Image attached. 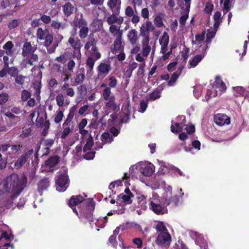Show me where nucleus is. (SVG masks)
Returning <instances> with one entry per match:
<instances>
[{
  "label": "nucleus",
  "instance_id": "1a4fd4ad",
  "mask_svg": "<svg viewBox=\"0 0 249 249\" xmlns=\"http://www.w3.org/2000/svg\"><path fill=\"white\" fill-rule=\"evenodd\" d=\"M87 199H85L81 195L72 196L69 199L68 205L76 214H78V210L76 209V206L82 204Z\"/></svg>",
  "mask_w": 249,
  "mask_h": 249
},
{
  "label": "nucleus",
  "instance_id": "39448f33",
  "mask_svg": "<svg viewBox=\"0 0 249 249\" xmlns=\"http://www.w3.org/2000/svg\"><path fill=\"white\" fill-rule=\"evenodd\" d=\"M169 36L166 32H164L163 35L159 39L160 45H161L160 53L163 55L162 58L163 60H166L169 58L170 55L172 53V48L167 53V47L169 43Z\"/></svg>",
  "mask_w": 249,
  "mask_h": 249
},
{
  "label": "nucleus",
  "instance_id": "bb28decb",
  "mask_svg": "<svg viewBox=\"0 0 249 249\" xmlns=\"http://www.w3.org/2000/svg\"><path fill=\"white\" fill-rule=\"evenodd\" d=\"M183 69V67H179L178 71L173 73L170 79L168 82V85L169 86H173L174 85L175 83L177 81L179 76L181 74Z\"/></svg>",
  "mask_w": 249,
  "mask_h": 249
},
{
  "label": "nucleus",
  "instance_id": "72a5a7b5",
  "mask_svg": "<svg viewBox=\"0 0 249 249\" xmlns=\"http://www.w3.org/2000/svg\"><path fill=\"white\" fill-rule=\"evenodd\" d=\"M129 195H124L123 193H122L117 196V199L116 201V203H119V200L120 199H122L124 202L127 203V204H131L132 203V201L131 200V197Z\"/></svg>",
  "mask_w": 249,
  "mask_h": 249
},
{
  "label": "nucleus",
  "instance_id": "13d9d810",
  "mask_svg": "<svg viewBox=\"0 0 249 249\" xmlns=\"http://www.w3.org/2000/svg\"><path fill=\"white\" fill-rule=\"evenodd\" d=\"M19 24V19H12L8 24V28L11 30L18 27Z\"/></svg>",
  "mask_w": 249,
  "mask_h": 249
},
{
  "label": "nucleus",
  "instance_id": "f704fd0d",
  "mask_svg": "<svg viewBox=\"0 0 249 249\" xmlns=\"http://www.w3.org/2000/svg\"><path fill=\"white\" fill-rule=\"evenodd\" d=\"M137 202L142 209L146 208V197L144 195H141L137 197Z\"/></svg>",
  "mask_w": 249,
  "mask_h": 249
},
{
  "label": "nucleus",
  "instance_id": "bf43d9fd",
  "mask_svg": "<svg viewBox=\"0 0 249 249\" xmlns=\"http://www.w3.org/2000/svg\"><path fill=\"white\" fill-rule=\"evenodd\" d=\"M109 84L108 86L110 88H115L117 84L118 81L117 79L114 76H109Z\"/></svg>",
  "mask_w": 249,
  "mask_h": 249
},
{
  "label": "nucleus",
  "instance_id": "20e7f679",
  "mask_svg": "<svg viewBox=\"0 0 249 249\" xmlns=\"http://www.w3.org/2000/svg\"><path fill=\"white\" fill-rule=\"evenodd\" d=\"M155 29V26L151 21L143 20L140 26V36L142 37V39H145V40L150 39V33L154 32Z\"/></svg>",
  "mask_w": 249,
  "mask_h": 249
},
{
  "label": "nucleus",
  "instance_id": "e433bc0d",
  "mask_svg": "<svg viewBox=\"0 0 249 249\" xmlns=\"http://www.w3.org/2000/svg\"><path fill=\"white\" fill-rule=\"evenodd\" d=\"M160 92L159 89H156L152 92L149 94V99L152 101H155L159 99L160 97Z\"/></svg>",
  "mask_w": 249,
  "mask_h": 249
},
{
  "label": "nucleus",
  "instance_id": "5fc2aeb1",
  "mask_svg": "<svg viewBox=\"0 0 249 249\" xmlns=\"http://www.w3.org/2000/svg\"><path fill=\"white\" fill-rule=\"evenodd\" d=\"M64 114L62 110H58L56 112V115L54 118V122L56 124H59L63 118Z\"/></svg>",
  "mask_w": 249,
  "mask_h": 249
},
{
  "label": "nucleus",
  "instance_id": "5701e85b",
  "mask_svg": "<svg viewBox=\"0 0 249 249\" xmlns=\"http://www.w3.org/2000/svg\"><path fill=\"white\" fill-rule=\"evenodd\" d=\"M150 39L145 40V39H142V55L143 57H147L151 50V47L149 44Z\"/></svg>",
  "mask_w": 249,
  "mask_h": 249
},
{
  "label": "nucleus",
  "instance_id": "dca6fc26",
  "mask_svg": "<svg viewBox=\"0 0 249 249\" xmlns=\"http://www.w3.org/2000/svg\"><path fill=\"white\" fill-rule=\"evenodd\" d=\"M60 157L58 155L52 156L44 162V166L48 167L49 171H53L54 167L59 162Z\"/></svg>",
  "mask_w": 249,
  "mask_h": 249
},
{
  "label": "nucleus",
  "instance_id": "774afa93",
  "mask_svg": "<svg viewBox=\"0 0 249 249\" xmlns=\"http://www.w3.org/2000/svg\"><path fill=\"white\" fill-rule=\"evenodd\" d=\"M70 132L71 129L69 127H67L65 128L61 133V138L62 139H65L66 137H67V136L70 133Z\"/></svg>",
  "mask_w": 249,
  "mask_h": 249
},
{
  "label": "nucleus",
  "instance_id": "e2e57ef3",
  "mask_svg": "<svg viewBox=\"0 0 249 249\" xmlns=\"http://www.w3.org/2000/svg\"><path fill=\"white\" fill-rule=\"evenodd\" d=\"M132 242L137 246L138 249H141L142 245V241L140 238H135L133 239Z\"/></svg>",
  "mask_w": 249,
  "mask_h": 249
},
{
  "label": "nucleus",
  "instance_id": "3c124183",
  "mask_svg": "<svg viewBox=\"0 0 249 249\" xmlns=\"http://www.w3.org/2000/svg\"><path fill=\"white\" fill-rule=\"evenodd\" d=\"M175 125L176 127V129L175 128L173 124H172L171 126V131L172 133H178L182 131L183 128L180 126V124L179 123H176L175 124Z\"/></svg>",
  "mask_w": 249,
  "mask_h": 249
},
{
  "label": "nucleus",
  "instance_id": "0eeeda50",
  "mask_svg": "<svg viewBox=\"0 0 249 249\" xmlns=\"http://www.w3.org/2000/svg\"><path fill=\"white\" fill-rule=\"evenodd\" d=\"M56 190L60 192L66 190L69 186V176L66 173L60 175L56 180Z\"/></svg>",
  "mask_w": 249,
  "mask_h": 249
},
{
  "label": "nucleus",
  "instance_id": "a878e982",
  "mask_svg": "<svg viewBox=\"0 0 249 249\" xmlns=\"http://www.w3.org/2000/svg\"><path fill=\"white\" fill-rule=\"evenodd\" d=\"M214 85L216 88L220 89L221 92L225 91L227 87L225 83L222 80L221 78L219 76H216L215 78Z\"/></svg>",
  "mask_w": 249,
  "mask_h": 249
},
{
  "label": "nucleus",
  "instance_id": "2f4dec72",
  "mask_svg": "<svg viewBox=\"0 0 249 249\" xmlns=\"http://www.w3.org/2000/svg\"><path fill=\"white\" fill-rule=\"evenodd\" d=\"M13 47H14V44L11 41H7L3 46V49L5 50V53L7 55H11L13 54Z\"/></svg>",
  "mask_w": 249,
  "mask_h": 249
},
{
  "label": "nucleus",
  "instance_id": "c9c22d12",
  "mask_svg": "<svg viewBox=\"0 0 249 249\" xmlns=\"http://www.w3.org/2000/svg\"><path fill=\"white\" fill-rule=\"evenodd\" d=\"M89 28L87 25L80 28L79 36L81 39H84L87 37L89 33Z\"/></svg>",
  "mask_w": 249,
  "mask_h": 249
},
{
  "label": "nucleus",
  "instance_id": "f03ea898",
  "mask_svg": "<svg viewBox=\"0 0 249 249\" xmlns=\"http://www.w3.org/2000/svg\"><path fill=\"white\" fill-rule=\"evenodd\" d=\"M95 209V202L92 199H88L82 204L78 206V214L80 220L84 223L93 222V211Z\"/></svg>",
  "mask_w": 249,
  "mask_h": 249
},
{
  "label": "nucleus",
  "instance_id": "4be33fe9",
  "mask_svg": "<svg viewBox=\"0 0 249 249\" xmlns=\"http://www.w3.org/2000/svg\"><path fill=\"white\" fill-rule=\"evenodd\" d=\"M62 7L64 15L67 17H70L75 10L74 6L70 2H66Z\"/></svg>",
  "mask_w": 249,
  "mask_h": 249
},
{
  "label": "nucleus",
  "instance_id": "c85d7f7f",
  "mask_svg": "<svg viewBox=\"0 0 249 249\" xmlns=\"http://www.w3.org/2000/svg\"><path fill=\"white\" fill-rule=\"evenodd\" d=\"M49 184L50 182L49 178H44L40 180L38 183V191L40 192L46 190L49 186Z\"/></svg>",
  "mask_w": 249,
  "mask_h": 249
},
{
  "label": "nucleus",
  "instance_id": "4468645a",
  "mask_svg": "<svg viewBox=\"0 0 249 249\" xmlns=\"http://www.w3.org/2000/svg\"><path fill=\"white\" fill-rule=\"evenodd\" d=\"M119 13L112 12V14L107 17V23L110 25H115L116 23L117 25L121 26L123 23L124 18L119 16Z\"/></svg>",
  "mask_w": 249,
  "mask_h": 249
},
{
  "label": "nucleus",
  "instance_id": "c756f323",
  "mask_svg": "<svg viewBox=\"0 0 249 249\" xmlns=\"http://www.w3.org/2000/svg\"><path fill=\"white\" fill-rule=\"evenodd\" d=\"M234 95L238 96H247L249 94V91L243 87L238 86L234 88Z\"/></svg>",
  "mask_w": 249,
  "mask_h": 249
},
{
  "label": "nucleus",
  "instance_id": "9b49d317",
  "mask_svg": "<svg viewBox=\"0 0 249 249\" xmlns=\"http://www.w3.org/2000/svg\"><path fill=\"white\" fill-rule=\"evenodd\" d=\"M111 70V66L110 62H101L97 68L98 77L104 78L109 73Z\"/></svg>",
  "mask_w": 249,
  "mask_h": 249
},
{
  "label": "nucleus",
  "instance_id": "c03bdc74",
  "mask_svg": "<svg viewBox=\"0 0 249 249\" xmlns=\"http://www.w3.org/2000/svg\"><path fill=\"white\" fill-rule=\"evenodd\" d=\"M101 53L98 52V48L96 46L91 48V56L90 57H93L95 58L96 59H99L101 57Z\"/></svg>",
  "mask_w": 249,
  "mask_h": 249
},
{
  "label": "nucleus",
  "instance_id": "37998d69",
  "mask_svg": "<svg viewBox=\"0 0 249 249\" xmlns=\"http://www.w3.org/2000/svg\"><path fill=\"white\" fill-rule=\"evenodd\" d=\"M217 31L215 30H208L206 35V42L207 43H210L211 42L212 39L214 38Z\"/></svg>",
  "mask_w": 249,
  "mask_h": 249
},
{
  "label": "nucleus",
  "instance_id": "4d7b16f0",
  "mask_svg": "<svg viewBox=\"0 0 249 249\" xmlns=\"http://www.w3.org/2000/svg\"><path fill=\"white\" fill-rule=\"evenodd\" d=\"M31 96V94L30 92L26 89L22 90L21 95V98L22 101H26L28 99L30 98Z\"/></svg>",
  "mask_w": 249,
  "mask_h": 249
},
{
  "label": "nucleus",
  "instance_id": "b1692460",
  "mask_svg": "<svg viewBox=\"0 0 249 249\" xmlns=\"http://www.w3.org/2000/svg\"><path fill=\"white\" fill-rule=\"evenodd\" d=\"M121 26L117 25H110L109 28V32L113 35L116 38L118 37L123 36V30L120 29Z\"/></svg>",
  "mask_w": 249,
  "mask_h": 249
},
{
  "label": "nucleus",
  "instance_id": "a211bd4d",
  "mask_svg": "<svg viewBox=\"0 0 249 249\" xmlns=\"http://www.w3.org/2000/svg\"><path fill=\"white\" fill-rule=\"evenodd\" d=\"M124 44L123 41V36L116 37L113 42V46L111 49L113 53L117 52L124 51Z\"/></svg>",
  "mask_w": 249,
  "mask_h": 249
},
{
  "label": "nucleus",
  "instance_id": "aec40b11",
  "mask_svg": "<svg viewBox=\"0 0 249 249\" xmlns=\"http://www.w3.org/2000/svg\"><path fill=\"white\" fill-rule=\"evenodd\" d=\"M36 48L34 49L30 42L26 41L24 43L22 48V55L23 57H27L31 53H33L36 51Z\"/></svg>",
  "mask_w": 249,
  "mask_h": 249
},
{
  "label": "nucleus",
  "instance_id": "ddd939ff",
  "mask_svg": "<svg viewBox=\"0 0 249 249\" xmlns=\"http://www.w3.org/2000/svg\"><path fill=\"white\" fill-rule=\"evenodd\" d=\"M125 14L128 17H131V21L135 25H136L140 21V16L136 12L135 14L134 13L133 8L130 6H128L125 8Z\"/></svg>",
  "mask_w": 249,
  "mask_h": 249
},
{
  "label": "nucleus",
  "instance_id": "6e6552de",
  "mask_svg": "<svg viewBox=\"0 0 249 249\" xmlns=\"http://www.w3.org/2000/svg\"><path fill=\"white\" fill-rule=\"evenodd\" d=\"M34 153V149H30L21 155L15 162L14 167L18 169L22 167Z\"/></svg>",
  "mask_w": 249,
  "mask_h": 249
},
{
  "label": "nucleus",
  "instance_id": "a18cd8bd",
  "mask_svg": "<svg viewBox=\"0 0 249 249\" xmlns=\"http://www.w3.org/2000/svg\"><path fill=\"white\" fill-rule=\"evenodd\" d=\"M141 16L144 19L143 20H149L150 12L148 8L142 9L141 11Z\"/></svg>",
  "mask_w": 249,
  "mask_h": 249
},
{
  "label": "nucleus",
  "instance_id": "0e129e2a",
  "mask_svg": "<svg viewBox=\"0 0 249 249\" xmlns=\"http://www.w3.org/2000/svg\"><path fill=\"white\" fill-rule=\"evenodd\" d=\"M122 182L121 180H116L115 181L111 182L110 183L108 188L110 190H113V189L116 186H119L122 185Z\"/></svg>",
  "mask_w": 249,
  "mask_h": 249
},
{
  "label": "nucleus",
  "instance_id": "2eb2a0df",
  "mask_svg": "<svg viewBox=\"0 0 249 249\" xmlns=\"http://www.w3.org/2000/svg\"><path fill=\"white\" fill-rule=\"evenodd\" d=\"M171 240V235L168 231L160 232L156 239V243L158 245H163L166 244H169Z\"/></svg>",
  "mask_w": 249,
  "mask_h": 249
},
{
  "label": "nucleus",
  "instance_id": "423d86ee",
  "mask_svg": "<svg viewBox=\"0 0 249 249\" xmlns=\"http://www.w3.org/2000/svg\"><path fill=\"white\" fill-rule=\"evenodd\" d=\"M36 37L39 40H44V46L48 47L50 46L53 41V36L49 33L48 29L43 30L39 27L36 32Z\"/></svg>",
  "mask_w": 249,
  "mask_h": 249
},
{
  "label": "nucleus",
  "instance_id": "ea45409f",
  "mask_svg": "<svg viewBox=\"0 0 249 249\" xmlns=\"http://www.w3.org/2000/svg\"><path fill=\"white\" fill-rule=\"evenodd\" d=\"M93 145V138L90 136L87 139V142L83 148L84 152H86L87 151L90 150Z\"/></svg>",
  "mask_w": 249,
  "mask_h": 249
},
{
  "label": "nucleus",
  "instance_id": "58836bf2",
  "mask_svg": "<svg viewBox=\"0 0 249 249\" xmlns=\"http://www.w3.org/2000/svg\"><path fill=\"white\" fill-rule=\"evenodd\" d=\"M65 97L63 94L59 93L56 96V102L58 106L62 107L65 105Z\"/></svg>",
  "mask_w": 249,
  "mask_h": 249
},
{
  "label": "nucleus",
  "instance_id": "a19ab883",
  "mask_svg": "<svg viewBox=\"0 0 249 249\" xmlns=\"http://www.w3.org/2000/svg\"><path fill=\"white\" fill-rule=\"evenodd\" d=\"M154 26L160 28L164 26L162 18L159 15H157L154 19Z\"/></svg>",
  "mask_w": 249,
  "mask_h": 249
},
{
  "label": "nucleus",
  "instance_id": "052dcab7",
  "mask_svg": "<svg viewBox=\"0 0 249 249\" xmlns=\"http://www.w3.org/2000/svg\"><path fill=\"white\" fill-rule=\"evenodd\" d=\"M9 96L7 93H2L0 94V105L5 104L8 100Z\"/></svg>",
  "mask_w": 249,
  "mask_h": 249
},
{
  "label": "nucleus",
  "instance_id": "412c9836",
  "mask_svg": "<svg viewBox=\"0 0 249 249\" xmlns=\"http://www.w3.org/2000/svg\"><path fill=\"white\" fill-rule=\"evenodd\" d=\"M121 0H108L107 5L112 12L120 13Z\"/></svg>",
  "mask_w": 249,
  "mask_h": 249
},
{
  "label": "nucleus",
  "instance_id": "f257e3e1",
  "mask_svg": "<svg viewBox=\"0 0 249 249\" xmlns=\"http://www.w3.org/2000/svg\"><path fill=\"white\" fill-rule=\"evenodd\" d=\"M27 184V178L23 175L20 178L12 174L0 183V196L10 194L12 200L17 197Z\"/></svg>",
  "mask_w": 249,
  "mask_h": 249
},
{
  "label": "nucleus",
  "instance_id": "9d476101",
  "mask_svg": "<svg viewBox=\"0 0 249 249\" xmlns=\"http://www.w3.org/2000/svg\"><path fill=\"white\" fill-rule=\"evenodd\" d=\"M149 208L157 215H161L167 213V209L160 204L159 200L157 199L150 201Z\"/></svg>",
  "mask_w": 249,
  "mask_h": 249
},
{
  "label": "nucleus",
  "instance_id": "8fccbe9b",
  "mask_svg": "<svg viewBox=\"0 0 249 249\" xmlns=\"http://www.w3.org/2000/svg\"><path fill=\"white\" fill-rule=\"evenodd\" d=\"M10 147L12 151H15L18 154L21 152L23 146L19 144H10Z\"/></svg>",
  "mask_w": 249,
  "mask_h": 249
},
{
  "label": "nucleus",
  "instance_id": "09e8293b",
  "mask_svg": "<svg viewBox=\"0 0 249 249\" xmlns=\"http://www.w3.org/2000/svg\"><path fill=\"white\" fill-rule=\"evenodd\" d=\"M111 89L109 87H106L103 91V97L105 101L110 98Z\"/></svg>",
  "mask_w": 249,
  "mask_h": 249
},
{
  "label": "nucleus",
  "instance_id": "864d4df0",
  "mask_svg": "<svg viewBox=\"0 0 249 249\" xmlns=\"http://www.w3.org/2000/svg\"><path fill=\"white\" fill-rule=\"evenodd\" d=\"M85 78V76L84 74L80 73L76 75L74 81L77 85H80L83 82Z\"/></svg>",
  "mask_w": 249,
  "mask_h": 249
},
{
  "label": "nucleus",
  "instance_id": "7c9ffc66",
  "mask_svg": "<svg viewBox=\"0 0 249 249\" xmlns=\"http://www.w3.org/2000/svg\"><path fill=\"white\" fill-rule=\"evenodd\" d=\"M153 165H146L143 168H141L140 169V171L144 176L146 177H150L154 172L153 168Z\"/></svg>",
  "mask_w": 249,
  "mask_h": 249
},
{
  "label": "nucleus",
  "instance_id": "338daca9",
  "mask_svg": "<svg viewBox=\"0 0 249 249\" xmlns=\"http://www.w3.org/2000/svg\"><path fill=\"white\" fill-rule=\"evenodd\" d=\"M95 152L90 151L88 152L85 154L84 157L85 159L88 160H92L95 156Z\"/></svg>",
  "mask_w": 249,
  "mask_h": 249
},
{
  "label": "nucleus",
  "instance_id": "79ce46f5",
  "mask_svg": "<svg viewBox=\"0 0 249 249\" xmlns=\"http://www.w3.org/2000/svg\"><path fill=\"white\" fill-rule=\"evenodd\" d=\"M96 41L95 40L94 37L89 38V40L87 41L84 46L85 50L88 51L90 47H94L96 46Z\"/></svg>",
  "mask_w": 249,
  "mask_h": 249
},
{
  "label": "nucleus",
  "instance_id": "6e6d98bb",
  "mask_svg": "<svg viewBox=\"0 0 249 249\" xmlns=\"http://www.w3.org/2000/svg\"><path fill=\"white\" fill-rule=\"evenodd\" d=\"M148 106V101L142 100L140 103V108L139 111L141 113H143L146 109Z\"/></svg>",
  "mask_w": 249,
  "mask_h": 249
},
{
  "label": "nucleus",
  "instance_id": "603ef678",
  "mask_svg": "<svg viewBox=\"0 0 249 249\" xmlns=\"http://www.w3.org/2000/svg\"><path fill=\"white\" fill-rule=\"evenodd\" d=\"M25 77L21 75H18L15 77L16 83L20 87H22Z\"/></svg>",
  "mask_w": 249,
  "mask_h": 249
},
{
  "label": "nucleus",
  "instance_id": "69168bd1",
  "mask_svg": "<svg viewBox=\"0 0 249 249\" xmlns=\"http://www.w3.org/2000/svg\"><path fill=\"white\" fill-rule=\"evenodd\" d=\"M189 49L185 48L181 52V56L184 61H186L189 56Z\"/></svg>",
  "mask_w": 249,
  "mask_h": 249
},
{
  "label": "nucleus",
  "instance_id": "de8ad7c7",
  "mask_svg": "<svg viewBox=\"0 0 249 249\" xmlns=\"http://www.w3.org/2000/svg\"><path fill=\"white\" fill-rule=\"evenodd\" d=\"M11 76L15 77L18 75V70L15 67H8L7 71H6Z\"/></svg>",
  "mask_w": 249,
  "mask_h": 249
},
{
  "label": "nucleus",
  "instance_id": "f8f14e48",
  "mask_svg": "<svg viewBox=\"0 0 249 249\" xmlns=\"http://www.w3.org/2000/svg\"><path fill=\"white\" fill-rule=\"evenodd\" d=\"M213 120L214 123L219 126L229 124L231 122L230 118L225 114L218 113L214 115Z\"/></svg>",
  "mask_w": 249,
  "mask_h": 249
},
{
  "label": "nucleus",
  "instance_id": "680f3d73",
  "mask_svg": "<svg viewBox=\"0 0 249 249\" xmlns=\"http://www.w3.org/2000/svg\"><path fill=\"white\" fill-rule=\"evenodd\" d=\"M109 242L111 244L114 248H116L117 246V243L116 241V236L115 235H111L108 239Z\"/></svg>",
  "mask_w": 249,
  "mask_h": 249
},
{
  "label": "nucleus",
  "instance_id": "7ed1b4c3",
  "mask_svg": "<svg viewBox=\"0 0 249 249\" xmlns=\"http://www.w3.org/2000/svg\"><path fill=\"white\" fill-rule=\"evenodd\" d=\"M76 34H72L68 39V43L73 49V57L77 60H80L81 58V49L82 44L79 39L75 37Z\"/></svg>",
  "mask_w": 249,
  "mask_h": 249
},
{
  "label": "nucleus",
  "instance_id": "cd10ccee",
  "mask_svg": "<svg viewBox=\"0 0 249 249\" xmlns=\"http://www.w3.org/2000/svg\"><path fill=\"white\" fill-rule=\"evenodd\" d=\"M115 97L114 95H111L110 98L107 101L106 103V107L111 111H115L117 109V106L115 102Z\"/></svg>",
  "mask_w": 249,
  "mask_h": 249
},
{
  "label": "nucleus",
  "instance_id": "393cba45",
  "mask_svg": "<svg viewBox=\"0 0 249 249\" xmlns=\"http://www.w3.org/2000/svg\"><path fill=\"white\" fill-rule=\"evenodd\" d=\"M98 59H96V58H93V57L89 56L86 61V67L87 70V73H90L93 71V67L95 64L96 61Z\"/></svg>",
  "mask_w": 249,
  "mask_h": 249
},
{
  "label": "nucleus",
  "instance_id": "473e14b6",
  "mask_svg": "<svg viewBox=\"0 0 249 249\" xmlns=\"http://www.w3.org/2000/svg\"><path fill=\"white\" fill-rule=\"evenodd\" d=\"M204 55L198 54L196 55L192 60H190L189 64L191 67H195L197 66L199 62H200L203 58L204 57Z\"/></svg>",
  "mask_w": 249,
  "mask_h": 249
},
{
  "label": "nucleus",
  "instance_id": "4c0bfd02",
  "mask_svg": "<svg viewBox=\"0 0 249 249\" xmlns=\"http://www.w3.org/2000/svg\"><path fill=\"white\" fill-rule=\"evenodd\" d=\"M101 141L104 143H106L107 142H111L113 141V138L110 136L108 132H105L101 136Z\"/></svg>",
  "mask_w": 249,
  "mask_h": 249
},
{
  "label": "nucleus",
  "instance_id": "f3484780",
  "mask_svg": "<svg viewBox=\"0 0 249 249\" xmlns=\"http://www.w3.org/2000/svg\"><path fill=\"white\" fill-rule=\"evenodd\" d=\"M140 35H138V32L135 29H132L130 30L127 34V38L128 41L131 45H134L137 43L139 39Z\"/></svg>",
  "mask_w": 249,
  "mask_h": 249
},
{
  "label": "nucleus",
  "instance_id": "49530a36",
  "mask_svg": "<svg viewBox=\"0 0 249 249\" xmlns=\"http://www.w3.org/2000/svg\"><path fill=\"white\" fill-rule=\"evenodd\" d=\"M156 230L158 232H167V229L163 222H159L156 226Z\"/></svg>",
  "mask_w": 249,
  "mask_h": 249
},
{
  "label": "nucleus",
  "instance_id": "6ab92c4d",
  "mask_svg": "<svg viewBox=\"0 0 249 249\" xmlns=\"http://www.w3.org/2000/svg\"><path fill=\"white\" fill-rule=\"evenodd\" d=\"M86 25H87V21L84 19L82 14H81L80 18H75L72 24L73 28L74 30V34H76L78 28H80Z\"/></svg>",
  "mask_w": 249,
  "mask_h": 249
}]
</instances>
